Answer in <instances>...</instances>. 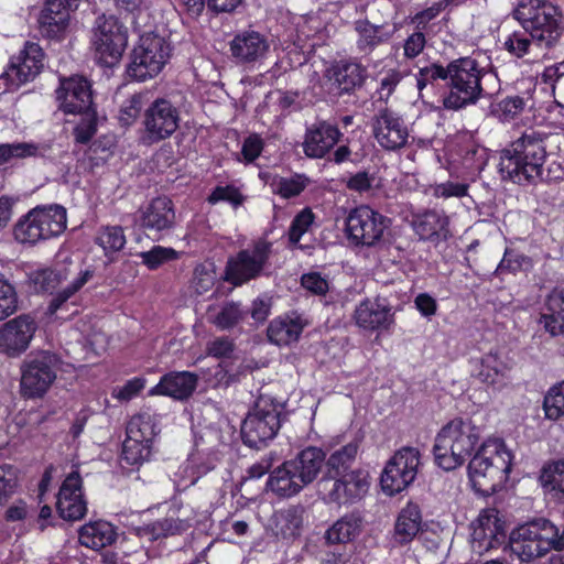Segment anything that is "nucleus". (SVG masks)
Listing matches in <instances>:
<instances>
[{"instance_id":"nucleus-58","label":"nucleus","mask_w":564,"mask_h":564,"mask_svg":"<svg viewBox=\"0 0 564 564\" xmlns=\"http://www.w3.org/2000/svg\"><path fill=\"white\" fill-rule=\"evenodd\" d=\"M147 380L142 377H134L128 380L123 386H118L112 389L111 395L120 402H128L145 388Z\"/></svg>"},{"instance_id":"nucleus-43","label":"nucleus","mask_w":564,"mask_h":564,"mask_svg":"<svg viewBox=\"0 0 564 564\" xmlns=\"http://www.w3.org/2000/svg\"><path fill=\"white\" fill-rule=\"evenodd\" d=\"M311 181L304 174H293L290 176L273 177L270 186L272 192L282 198H292L299 196L308 185Z\"/></svg>"},{"instance_id":"nucleus-47","label":"nucleus","mask_w":564,"mask_h":564,"mask_svg":"<svg viewBox=\"0 0 564 564\" xmlns=\"http://www.w3.org/2000/svg\"><path fill=\"white\" fill-rule=\"evenodd\" d=\"M217 280L218 274L215 263L205 261L195 268L191 289L196 295H205L207 292L212 291Z\"/></svg>"},{"instance_id":"nucleus-45","label":"nucleus","mask_w":564,"mask_h":564,"mask_svg":"<svg viewBox=\"0 0 564 564\" xmlns=\"http://www.w3.org/2000/svg\"><path fill=\"white\" fill-rule=\"evenodd\" d=\"M356 31L359 35L358 48L364 52L372 51L377 45L389 39V34L383 31L382 26L370 24L367 21L357 22Z\"/></svg>"},{"instance_id":"nucleus-22","label":"nucleus","mask_w":564,"mask_h":564,"mask_svg":"<svg viewBox=\"0 0 564 564\" xmlns=\"http://www.w3.org/2000/svg\"><path fill=\"white\" fill-rule=\"evenodd\" d=\"M56 508L65 520H79L86 514L87 505L83 495L82 478L77 471H72L63 481Z\"/></svg>"},{"instance_id":"nucleus-42","label":"nucleus","mask_w":564,"mask_h":564,"mask_svg":"<svg viewBox=\"0 0 564 564\" xmlns=\"http://www.w3.org/2000/svg\"><path fill=\"white\" fill-rule=\"evenodd\" d=\"M189 527L187 521L164 519L155 521L152 524L137 529V534L140 538H147L150 541L173 535L186 530Z\"/></svg>"},{"instance_id":"nucleus-38","label":"nucleus","mask_w":564,"mask_h":564,"mask_svg":"<svg viewBox=\"0 0 564 564\" xmlns=\"http://www.w3.org/2000/svg\"><path fill=\"white\" fill-rule=\"evenodd\" d=\"M159 431L156 415L144 412L130 419L127 425L126 436L154 444Z\"/></svg>"},{"instance_id":"nucleus-26","label":"nucleus","mask_w":564,"mask_h":564,"mask_svg":"<svg viewBox=\"0 0 564 564\" xmlns=\"http://www.w3.org/2000/svg\"><path fill=\"white\" fill-rule=\"evenodd\" d=\"M40 28L44 36L64 39L69 30V12L62 0H48L40 17Z\"/></svg>"},{"instance_id":"nucleus-62","label":"nucleus","mask_w":564,"mask_h":564,"mask_svg":"<svg viewBox=\"0 0 564 564\" xmlns=\"http://www.w3.org/2000/svg\"><path fill=\"white\" fill-rule=\"evenodd\" d=\"M532 267V261L529 257L516 252L513 250H507L505 256L499 264V269L510 270V271H519L527 270Z\"/></svg>"},{"instance_id":"nucleus-52","label":"nucleus","mask_w":564,"mask_h":564,"mask_svg":"<svg viewBox=\"0 0 564 564\" xmlns=\"http://www.w3.org/2000/svg\"><path fill=\"white\" fill-rule=\"evenodd\" d=\"M534 41L528 32L514 31L508 35L503 46L514 57L521 58L530 54Z\"/></svg>"},{"instance_id":"nucleus-48","label":"nucleus","mask_w":564,"mask_h":564,"mask_svg":"<svg viewBox=\"0 0 564 564\" xmlns=\"http://www.w3.org/2000/svg\"><path fill=\"white\" fill-rule=\"evenodd\" d=\"M529 101V97H507L497 102L492 111L500 121L511 122L527 109Z\"/></svg>"},{"instance_id":"nucleus-3","label":"nucleus","mask_w":564,"mask_h":564,"mask_svg":"<svg viewBox=\"0 0 564 564\" xmlns=\"http://www.w3.org/2000/svg\"><path fill=\"white\" fill-rule=\"evenodd\" d=\"M481 437V429L470 419L456 417L445 424L435 437V463L454 470L470 457Z\"/></svg>"},{"instance_id":"nucleus-64","label":"nucleus","mask_w":564,"mask_h":564,"mask_svg":"<svg viewBox=\"0 0 564 564\" xmlns=\"http://www.w3.org/2000/svg\"><path fill=\"white\" fill-rule=\"evenodd\" d=\"M539 323L552 336H558L564 333V314L542 311Z\"/></svg>"},{"instance_id":"nucleus-31","label":"nucleus","mask_w":564,"mask_h":564,"mask_svg":"<svg viewBox=\"0 0 564 564\" xmlns=\"http://www.w3.org/2000/svg\"><path fill=\"white\" fill-rule=\"evenodd\" d=\"M326 77L339 93H348L364 83L366 69L358 63L339 62L327 69Z\"/></svg>"},{"instance_id":"nucleus-14","label":"nucleus","mask_w":564,"mask_h":564,"mask_svg":"<svg viewBox=\"0 0 564 564\" xmlns=\"http://www.w3.org/2000/svg\"><path fill=\"white\" fill-rule=\"evenodd\" d=\"M388 227V218L367 205L354 208L346 218L347 237L356 246H377Z\"/></svg>"},{"instance_id":"nucleus-27","label":"nucleus","mask_w":564,"mask_h":564,"mask_svg":"<svg viewBox=\"0 0 564 564\" xmlns=\"http://www.w3.org/2000/svg\"><path fill=\"white\" fill-rule=\"evenodd\" d=\"M269 47L267 37L256 31L239 33L230 43L232 56L245 63L262 59L267 55Z\"/></svg>"},{"instance_id":"nucleus-46","label":"nucleus","mask_w":564,"mask_h":564,"mask_svg":"<svg viewBox=\"0 0 564 564\" xmlns=\"http://www.w3.org/2000/svg\"><path fill=\"white\" fill-rule=\"evenodd\" d=\"M542 487L554 496L564 495V460L545 465L540 475Z\"/></svg>"},{"instance_id":"nucleus-12","label":"nucleus","mask_w":564,"mask_h":564,"mask_svg":"<svg viewBox=\"0 0 564 564\" xmlns=\"http://www.w3.org/2000/svg\"><path fill=\"white\" fill-rule=\"evenodd\" d=\"M58 362V357L50 351H40L25 360L20 382L22 395L42 398L56 379Z\"/></svg>"},{"instance_id":"nucleus-56","label":"nucleus","mask_w":564,"mask_h":564,"mask_svg":"<svg viewBox=\"0 0 564 564\" xmlns=\"http://www.w3.org/2000/svg\"><path fill=\"white\" fill-rule=\"evenodd\" d=\"M140 258L149 269L153 270L164 262L177 259L178 252L172 248L155 246L149 251L141 252Z\"/></svg>"},{"instance_id":"nucleus-1","label":"nucleus","mask_w":564,"mask_h":564,"mask_svg":"<svg viewBox=\"0 0 564 564\" xmlns=\"http://www.w3.org/2000/svg\"><path fill=\"white\" fill-rule=\"evenodd\" d=\"M512 453L501 438H487L468 464V477L473 488L482 495H491L508 480Z\"/></svg>"},{"instance_id":"nucleus-40","label":"nucleus","mask_w":564,"mask_h":564,"mask_svg":"<svg viewBox=\"0 0 564 564\" xmlns=\"http://www.w3.org/2000/svg\"><path fill=\"white\" fill-rule=\"evenodd\" d=\"M358 453V444L350 442L343 447L334 451L327 460H324V465L327 468V475L329 478H336L337 476L347 473L348 468L355 460Z\"/></svg>"},{"instance_id":"nucleus-24","label":"nucleus","mask_w":564,"mask_h":564,"mask_svg":"<svg viewBox=\"0 0 564 564\" xmlns=\"http://www.w3.org/2000/svg\"><path fill=\"white\" fill-rule=\"evenodd\" d=\"M356 324L366 330L388 329L394 322L392 308L386 299H366L355 310Z\"/></svg>"},{"instance_id":"nucleus-6","label":"nucleus","mask_w":564,"mask_h":564,"mask_svg":"<svg viewBox=\"0 0 564 564\" xmlns=\"http://www.w3.org/2000/svg\"><path fill=\"white\" fill-rule=\"evenodd\" d=\"M512 18L530 34L536 46L546 48L555 45L564 29L561 10L550 0H519Z\"/></svg>"},{"instance_id":"nucleus-33","label":"nucleus","mask_w":564,"mask_h":564,"mask_svg":"<svg viewBox=\"0 0 564 564\" xmlns=\"http://www.w3.org/2000/svg\"><path fill=\"white\" fill-rule=\"evenodd\" d=\"M78 539L82 545L91 550H100L116 541L117 531L110 522L96 520L84 524L79 529Z\"/></svg>"},{"instance_id":"nucleus-37","label":"nucleus","mask_w":564,"mask_h":564,"mask_svg":"<svg viewBox=\"0 0 564 564\" xmlns=\"http://www.w3.org/2000/svg\"><path fill=\"white\" fill-rule=\"evenodd\" d=\"M69 275L66 263H56L53 268H39L29 273V281L36 291L50 292L57 289Z\"/></svg>"},{"instance_id":"nucleus-55","label":"nucleus","mask_w":564,"mask_h":564,"mask_svg":"<svg viewBox=\"0 0 564 564\" xmlns=\"http://www.w3.org/2000/svg\"><path fill=\"white\" fill-rule=\"evenodd\" d=\"M240 317L241 311L235 303L225 304L216 314L212 311L208 313L210 322L221 329L234 326Z\"/></svg>"},{"instance_id":"nucleus-10","label":"nucleus","mask_w":564,"mask_h":564,"mask_svg":"<svg viewBox=\"0 0 564 564\" xmlns=\"http://www.w3.org/2000/svg\"><path fill=\"white\" fill-rule=\"evenodd\" d=\"M281 404L269 397H260L241 426L243 441L250 447H258L272 440L280 429Z\"/></svg>"},{"instance_id":"nucleus-54","label":"nucleus","mask_w":564,"mask_h":564,"mask_svg":"<svg viewBox=\"0 0 564 564\" xmlns=\"http://www.w3.org/2000/svg\"><path fill=\"white\" fill-rule=\"evenodd\" d=\"M19 486V470L11 465L0 466V505L10 499Z\"/></svg>"},{"instance_id":"nucleus-2","label":"nucleus","mask_w":564,"mask_h":564,"mask_svg":"<svg viewBox=\"0 0 564 564\" xmlns=\"http://www.w3.org/2000/svg\"><path fill=\"white\" fill-rule=\"evenodd\" d=\"M546 134L528 131L501 151L499 172L514 183L531 181L541 174L546 156Z\"/></svg>"},{"instance_id":"nucleus-49","label":"nucleus","mask_w":564,"mask_h":564,"mask_svg":"<svg viewBox=\"0 0 564 564\" xmlns=\"http://www.w3.org/2000/svg\"><path fill=\"white\" fill-rule=\"evenodd\" d=\"M545 417L556 421L564 416V381L552 386L543 400Z\"/></svg>"},{"instance_id":"nucleus-13","label":"nucleus","mask_w":564,"mask_h":564,"mask_svg":"<svg viewBox=\"0 0 564 564\" xmlns=\"http://www.w3.org/2000/svg\"><path fill=\"white\" fill-rule=\"evenodd\" d=\"M44 53L34 42H26L18 55L12 56L8 68L0 75V95L14 91L33 80L43 68Z\"/></svg>"},{"instance_id":"nucleus-50","label":"nucleus","mask_w":564,"mask_h":564,"mask_svg":"<svg viewBox=\"0 0 564 564\" xmlns=\"http://www.w3.org/2000/svg\"><path fill=\"white\" fill-rule=\"evenodd\" d=\"M93 276V271L86 269L82 270L72 282L58 291L50 304V311L56 312L67 300H69L76 292H78Z\"/></svg>"},{"instance_id":"nucleus-25","label":"nucleus","mask_w":564,"mask_h":564,"mask_svg":"<svg viewBox=\"0 0 564 564\" xmlns=\"http://www.w3.org/2000/svg\"><path fill=\"white\" fill-rule=\"evenodd\" d=\"M340 135L337 127L319 122L307 129L303 151L308 158H323L338 142Z\"/></svg>"},{"instance_id":"nucleus-35","label":"nucleus","mask_w":564,"mask_h":564,"mask_svg":"<svg viewBox=\"0 0 564 564\" xmlns=\"http://www.w3.org/2000/svg\"><path fill=\"white\" fill-rule=\"evenodd\" d=\"M299 46L303 50L305 44L302 43L304 40H313L311 47H315L322 44L325 39L329 35V29L327 25L325 13H312L302 17L296 23Z\"/></svg>"},{"instance_id":"nucleus-53","label":"nucleus","mask_w":564,"mask_h":564,"mask_svg":"<svg viewBox=\"0 0 564 564\" xmlns=\"http://www.w3.org/2000/svg\"><path fill=\"white\" fill-rule=\"evenodd\" d=\"M39 153V145L31 142H19L0 145V165L12 159H24Z\"/></svg>"},{"instance_id":"nucleus-63","label":"nucleus","mask_w":564,"mask_h":564,"mask_svg":"<svg viewBox=\"0 0 564 564\" xmlns=\"http://www.w3.org/2000/svg\"><path fill=\"white\" fill-rule=\"evenodd\" d=\"M467 185L462 183L445 182L432 187V194L438 198L464 197L467 195Z\"/></svg>"},{"instance_id":"nucleus-29","label":"nucleus","mask_w":564,"mask_h":564,"mask_svg":"<svg viewBox=\"0 0 564 564\" xmlns=\"http://www.w3.org/2000/svg\"><path fill=\"white\" fill-rule=\"evenodd\" d=\"M304 519L305 509L302 506H290L274 512L270 529L279 539L293 540L301 534Z\"/></svg>"},{"instance_id":"nucleus-4","label":"nucleus","mask_w":564,"mask_h":564,"mask_svg":"<svg viewBox=\"0 0 564 564\" xmlns=\"http://www.w3.org/2000/svg\"><path fill=\"white\" fill-rule=\"evenodd\" d=\"M326 458L322 448L310 446L284 462L269 476L267 489L282 498L297 495L318 476Z\"/></svg>"},{"instance_id":"nucleus-36","label":"nucleus","mask_w":564,"mask_h":564,"mask_svg":"<svg viewBox=\"0 0 564 564\" xmlns=\"http://www.w3.org/2000/svg\"><path fill=\"white\" fill-rule=\"evenodd\" d=\"M422 516L417 505L408 503L398 514L394 524L395 540L401 543L412 541L421 530Z\"/></svg>"},{"instance_id":"nucleus-60","label":"nucleus","mask_w":564,"mask_h":564,"mask_svg":"<svg viewBox=\"0 0 564 564\" xmlns=\"http://www.w3.org/2000/svg\"><path fill=\"white\" fill-rule=\"evenodd\" d=\"M243 200V197L239 189L235 186H217L208 197L210 204L218 202H227L234 207L239 206Z\"/></svg>"},{"instance_id":"nucleus-15","label":"nucleus","mask_w":564,"mask_h":564,"mask_svg":"<svg viewBox=\"0 0 564 564\" xmlns=\"http://www.w3.org/2000/svg\"><path fill=\"white\" fill-rule=\"evenodd\" d=\"M506 538L505 522L496 509L482 510L471 523V549L477 554H484L500 545Z\"/></svg>"},{"instance_id":"nucleus-51","label":"nucleus","mask_w":564,"mask_h":564,"mask_svg":"<svg viewBox=\"0 0 564 564\" xmlns=\"http://www.w3.org/2000/svg\"><path fill=\"white\" fill-rule=\"evenodd\" d=\"M19 310V295L13 284L0 278V322Z\"/></svg>"},{"instance_id":"nucleus-41","label":"nucleus","mask_w":564,"mask_h":564,"mask_svg":"<svg viewBox=\"0 0 564 564\" xmlns=\"http://www.w3.org/2000/svg\"><path fill=\"white\" fill-rule=\"evenodd\" d=\"M154 449V444L138 441L126 436L122 444L121 459L127 465L140 467L149 462Z\"/></svg>"},{"instance_id":"nucleus-34","label":"nucleus","mask_w":564,"mask_h":564,"mask_svg":"<svg viewBox=\"0 0 564 564\" xmlns=\"http://www.w3.org/2000/svg\"><path fill=\"white\" fill-rule=\"evenodd\" d=\"M303 328V319L293 313L274 318L269 325L268 337L278 346H286L299 339Z\"/></svg>"},{"instance_id":"nucleus-7","label":"nucleus","mask_w":564,"mask_h":564,"mask_svg":"<svg viewBox=\"0 0 564 564\" xmlns=\"http://www.w3.org/2000/svg\"><path fill=\"white\" fill-rule=\"evenodd\" d=\"M66 209L61 205L31 209L14 226V238L21 243L34 245L59 236L66 229Z\"/></svg>"},{"instance_id":"nucleus-59","label":"nucleus","mask_w":564,"mask_h":564,"mask_svg":"<svg viewBox=\"0 0 564 564\" xmlns=\"http://www.w3.org/2000/svg\"><path fill=\"white\" fill-rule=\"evenodd\" d=\"M446 78H448V66L443 67L438 64H430L420 68L416 75V86L419 90H422L427 84Z\"/></svg>"},{"instance_id":"nucleus-61","label":"nucleus","mask_w":564,"mask_h":564,"mask_svg":"<svg viewBox=\"0 0 564 564\" xmlns=\"http://www.w3.org/2000/svg\"><path fill=\"white\" fill-rule=\"evenodd\" d=\"M141 111V97L132 96L120 107L118 119L122 126H131Z\"/></svg>"},{"instance_id":"nucleus-57","label":"nucleus","mask_w":564,"mask_h":564,"mask_svg":"<svg viewBox=\"0 0 564 564\" xmlns=\"http://www.w3.org/2000/svg\"><path fill=\"white\" fill-rule=\"evenodd\" d=\"M314 221V214L310 208L301 210L293 219L290 230L289 239L292 243H297L304 234H306Z\"/></svg>"},{"instance_id":"nucleus-8","label":"nucleus","mask_w":564,"mask_h":564,"mask_svg":"<svg viewBox=\"0 0 564 564\" xmlns=\"http://www.w3.org/2000/svg\"><path fill=\"white\" fill-rule=\"evenodd\" d=\"M171 57V45L164 36L149 32L140 36L131 51L127 75L145 82L158 76Z\"/></svg>"},{"instance_id":"nucleus-32","label":"nucleus","mask_w":564,"mask_h":564,"mask_svg":"<svg viewBox=\"0 0 564 564\" xmlns=\"http://www.w3.org/2000/svg\"><path fill=\"white\" fill-rule=\"evenodd\" d=\"M174 218L172 202L166 197L154 198L140 214L141 226L155 231L171 228Z\"/></svg>"},{"instance_id":"nucleus-16","label":"nucleus","mask_w":564,"mask_h":564,"mask_svg":"<svg viewBox=\"0 0 564 564\" xmlns=\"http://www.w3.org/2000/svg\"><path fill=\"white\" fill-rule=\"evenodd\" d=\"M271 245L267 241H258L252 249L240 251L236 258L228 261L226 279L236 285L257 276L270 253Z\"/></svg>"},{"instance_id":"nucleus-18","label":"nucleus","mask_w":564,"mask_h":564,"mask_svg":"<svg viewBox=\"0 0 564 564\" xmlns=\"http://www.w3.org/2000/svg\"><path fill=\"white\" fill-rule=\"evenodd\" d=\"M178 111L171 101L160 98L151 104L144 112V129L151 141L171 137L178 127Z\"/></svg>"},{"instance_id":"nucleus-5","label":"nucleus","mask_w":564,"mask_h":564,"mask_svg":"<svg viewBox=\"0 0 564 564\" xmlns=\"http://www.w3.org/2000/svg\"><path fill=\"white\" fill-rule=\"evenodd\" d=\"M487 57L484 54L458 58L449 63L451 90L443 100L444 107L458 110L475 104L484 93L481 79H495V75L487 72Z\"/></svg>"},{"instance_id":"nucleus-21","label":"nucleus","mask_w":564,"mask_h":564,"mask_svg":"<svg viewBox=\"0 0 564 564\" xmlns=\"http://www.w3.org/2000/svg\"><path fill=\"white\" fill-rule=\"evenodd\" d=\"M332 488L326 495L329 502L337 505H350L362 499L370 487V478L367 471L356 469L333 478Z\"/></svg>"},{"instance_id":"nucleus-17","label":"nucleus","mask_w":564,"mask_h":564,"mask_svg":"<svg viewBox=\"0 0 564 564\" xmlns=\"http://www.w3.org/2000/svg\"><path fill=\"white\" fill-rule=\"evenodd\" d=\"M37 329L35 319L28 315H19L0 328V350L11 357L20 356L24 352Z\"/></svg>"},{"instance_id":"nucleus-28","label":"nucleus","mask_w":564,"mask_h":564,"mask_svg":"<svg viewBox=\"0 0 564 564\" xmlns=\"http://www.w3.org/2000/svg\"><path fill=\"white\" fill-rule=\"evenodd\" d=\"M197 386L196 375L188 371L170 372L161 378L149 391L150 395H167L183 400L188 398Z\"/></svg>"},{"instance_id":"nucleus-11","label":"nucleus","mask_w":564,"mask_h":564,"mask_svg":"<svg viewBox=\"0 0 564 564\" xmlns=\"http://www.w3.org/2000/svg\"><path fill=\"white\" fill-rule=\"evenodd\" d=\"M421 466V453L416 447L404 446L387 462L380 477V486L387 496L406 489L416 478Z\"/></svg>"},{"instance_id":"nucleus-20","label":"nucleus","mask_w":564,"mask_h":564,"mask_svg":"<svg viewBox=\"0 0 564 564\" xmlns=\"http://www.w3.org/2000/svg\"><path fill=\"white\" fill-rule=\"evenodd\" d=\"M56 99L58 108L65 113L86 112L90 110L93 104L90 85L80 76L64 78L56 90Z\"/></svg>"},{"instance_id":"nucleus-39","label":"nucleus","mask_w":564,"mask_h":564,"mask_svg":"<svg viewBox=\"0 0 564 564\" xmlns=\"http://www.w3.org/2000/svg\"><path fill=\"white\" fill-rule=\"evenodd\" d=\"M361 530V520L356 516H345L337 520L325 533L328 543H348L354 540Z\"/></svg>"},{"instance_id":"nucleus-9","label":"nucleus","mask_w":564,"mask_h":564,"mask_svg":"<svg viewBox=\"0 0 564 564\" xmlns=\"http://www.w3.org/2000/svg\"><path fill=\"white\" fill-rule=\"evenodd\" d=\"M128 45V29L113 15H100L96 19L90 46L94 59L101 66L113 67L119 64Z\"/></svg>"},{"instance_id":"nucleus-19","label":"nucleus","mask_w":564,"mask_h":564,"mask_svg":"<svg viewBox=\"0 0 564 564\" xmlns=\"http://www.w3.org/2000/svg\"><path fill=\"white\" fill-rule=\"evenodd\" d=\"M512 368L511 359L500 349H491L473 360L471 373L482 383L500 389Z\"/></svg>"},{"instance_id":"nucleus-23","label":"nucleus","mask_w":564,"mask_h":564,"mask_svg":"<svg viewBox=\"0 0 564 564\" xmlns=\"http://www.w3.org/2000/svg\"><path fill=\"white\" fill-rule=\"evenodd\" d=\"M372 131L377 142L387 150H397L408 140V128L395 113L383 110L376 116Z\"/></svg>"},{"instance_id":"nucleus-44","label":"nucleus","mask_w":564,"mask_h":564,"mask_svg":"<svg viewBox=\"0 0 564 564\" xmlns=\"http://www.w3.org/2000/svg\"><path fill=\"white\" fill-rule=\"evenodd\" d=\"M95 241L107 257L122 250L127 242L123 229L120 226L101 227L96 235Z\"/></svg>"},{"instance_id":"nucleus-30","label":"nucleus","mask_w":564,"mask_h":564,"mask_svg":"<svg viewBox=\"0 0 564 564\" xmlns=\"http://www.w3.org/2000/svg\"><path fill=\"white\" fill-rule=\"evenodd\" d=\"M413 229L421 239H447L451 235L449 218L442 210H426L414 216Z\"/></svg>"}]
</instances>
